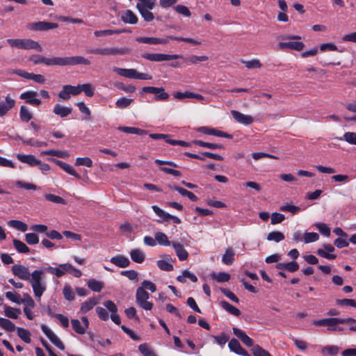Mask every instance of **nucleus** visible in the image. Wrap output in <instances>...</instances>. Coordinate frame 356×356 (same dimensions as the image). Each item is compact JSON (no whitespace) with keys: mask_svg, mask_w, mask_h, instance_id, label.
I'll return each mask as SVG.
<instances>
[{"mask_svg":"<svg viewBox=\"0 0 356 356\" xmlns=\"http://www.w3.org/2000/svg\"><path fill=\"white\" fill-rule=\"evenodd\" d=\"M211 277L216 280L218 282H225L230 280V275L225 272H220L218 273H213L211 275Z\"/></svg>","mask_w":356,"mask_h":356,"instance_id":"obj_42","label":"nucleus"},{"mask_svg":"<svg viewBox=\"0 0 356 356\" xmlns=\"http://www.w3.org/2000/svg\"><path fill=\"white\" fill-rule=\"evenodd\" d=\"M63 293L65 298L69 301L73 300L74 299V293L69 285H65L63 290Z\"/></svg>","mask_w":356,"mask_h":356,"instance_id":"obj_55","label":"nucleus"},{"mask_svg":"<svg viewBox=\"0 0 356 356\" xmlns=\"http://www.w3.org/2000/svg\"><path fill=\"white\" fill-rule=\"evenodd\" d=\"M157 265L158 267L162 270L171 271L173 270L172 265L165 260L158 261Z\"/></svg>","mask_w":356,"mask_h":356,"instance_id":"obj_63","label":"nucleus"},{"mask_svg":"<svg viewBox=\"0 0 356 356\" xmlns=\"http://www.w3.org/2000/svg\"><path fill=\"white\" fill-rule=\"evenodd\" d=\"M7 42L13 47L21 49H34L38 51H42L40 43L31 39H8Z\"/></svg>","mask_w":356,"mask_h":356,"instance_id":"obj_4","label":"nucleus"},{"mask_svg":"<svg viewBox=\"0 0 356 356\" xmlns=\"http://www.w3.org/2000/svg\"><path fill=\"white\" fill-rule=\"evenodd\" d=\"M233 333L248 347L254 346L253 340L249 337L243 330L233 327Z\"/></svg>","mask_w":356,"mask_h":356,"instance_id":"obj_19","label":"nucleus"},{"mask_svg":"<svg viewBox=\"0 0 356 356\" xmlns=\"http://www.w3.org/2000/svg\"><path fill=\"white\" fill-rule=\"evenodd\" d=\"M47 160L54 163L56 165L59 166L60 168H62L63 170H65L67 173L70 174V175H72L77 179H80V175L76 172L74 168L70 164L54 158H48Z\"/></svg>","mask_w":356,"mask_h":356,"instance_id":"obj_16","label":"nucleus"},{"mask_svg":"<svg viewBox=\"0 0 356 356\" xmlns=\"http://www.w3.org/2000/svg\"><path fill=\"white\" fill-rule=\"evenodd\" d=\"M4 313L6 316L10 318L17 319L18 318V315L21 314V310L10 306H5Z\"/></svg>","mask_w":356,"mask_h":356,"instance_id":"obj_30","label":"nucleus"},{"mask_svg":"<svg viewBox=\"0 0 356 356\" xmlns=\"http://www.w3.org/2000/svg\"><path fill=\"white\" fill-rule=\"evenodd\" d=\"M220 305L225 310H226L229 314L236 316H239L241 315V311L235 307L234 306L232 305L230 303H229L227 301L222 300L220 301Z\"/></svg>","mask_w":356,"mask_h":356,"instance_id":"obj_27","label":"nucleus"},{"mask_svg":"<svg viewBox=\"0 0 356 356\" xmlns=\"http://www.w3.org/2000/svg\"><path fill=\"white\" fill-rule=\"evenodd\" d=\"M113 70L121 76L134 79V69H124L114 67Z\"/></svg>","mask_w":356,"mask_h":356,"instance_id":"obj_37","label":"nucleus"},{"mask_svg":"<svg viewBox=\"0 0 356 356\" xmlns=\"http://www.w3.org/2000/svg\"><path fill=\"white\" fill-rule=\"evenodd\" d=\"M172 245L174 248L175 252L177 254V256L178 257V258L180 261H184V260L187 259V258L188 257V253L184 248V247L181 244L177 243V242H172Z\"/></svg>","mask_w":356,"mask_h":356,"instance_id":"obj_24","label":"nucleus"},{"mask_svg":"<svg viewBox=\"0 0 356 356\" xmlns=\"http://www.w3.org/2000/svg\"><path fill=\"white\" fill-rule=\"evenodd\" d=\"M131 102H132L131 99H128L127 97H121L119 99H118L115 104H116L117 107H118L120 108H126L128 106H129Z\"/></svg>","mask_w":356,"mask_h":356,"instance_id":"obj_62","label":"nucleus"},{"mask_svg":"<svg viewBox=\"0 0 356 356\" xmlns=\"http://www.w3.org/2000/svg\"><path fill=\"white\" fill-rule=\"evenodd\" d=\"M318 238L319 236L316 232H306L304 234V240L306 243L316 241Z\"/></svg>","mask_w":356,"mask_h":356,"instance_id":"obj_57","label":"nucleus"},{"mask_svg":"<svg viewBox=\"0 0 356 356\" xmlns=\"http://www.w3.org/2000/svg\"><path fill=\"white\" fill-rule=\"evenodd\" d=\"M56 60L57 57L53 58H45L43 56L39 54H33L29 58V60L32 62L35 65H38L40 63H44L46 65H56Z\"/></svg>","mask_w":356,"mask_h":356,"instance_id":"obj_13","label":"nucleus"},{"mask_svg":"<svg viewBox=\"0 0 356 356\" xmlns=\"http://www.w3.org/2000/svg\"><path fill=\"white\" fill-rule=\"evenodd\" d=\"M142 56L149 60L156 61V62H161L165 60H170L174 59H178L179 58H183V56L179 54H149L145 53L142 55Z\"/></svg>","mask_w":356,"mask_h":356,"instance_id":"obj_7","label":"nucleus"},{"mask_svg":"<svg viewBox=\"0 0 356 356\" xmlns=\"http://www.w3.org/2000/svg\"><path fill=\"white\" fill-rule=\"evenodd\" d=\"M81 92H83L86 97H92L95 94V87L90 83L80 85Z\"/></svg>","mask_w":356,"mask_h":356,"instance_id":"obj_46","label":"nucleus"},{"mask_svg":"<svg viewBox=\"0 0 356 356\" xmlns=\"http://www.w3.org/2000/svg\"><path fill=\"white\" fill-rule=\"evenodd\" d=\"M138 350L144 356H156L152 346L146 343L140 344L138 346Z\"/></svg>","mask_w":356,"mask_h":356,"instance_id":"obj_31","label":"nucleus"},{"mask_svg":"<svg viewBox=\"0 0 356 356\" xmlns=\"http://www.w3.org/2000/svg\"><path fill=\"white\" fill-rule=\"evenodd\" d=\"M228 346L232 351L236 353L238 355L243 356H250L248 351L241 346L238 341L236 339H232L229 341Z\"/></svg>","mask_w":356,"mask_h":356,"instance_id":"obj_20","label":"nucleus"},{"mask_svg":"<svg viewBox=\"0 0 356 356\" xmlns=\"http://www.w3.org/2000/svg\"><path fill=\"white\" fill-rule=\"evenodd\" d=\"M12 273L23 280H30L35 297L40 300L47 289L46 283L42 281L43 271L35 270L31 274L27 267L22 265L12 266Z\"/></svg>","mask_w":356,"mask_h":356,"instance_id":"obj_1","label":"nucleus"},{"mask_svg":"<svg viewBox=\"0 0 356 356\" xmlns=\"http://www.w3.org/2000/svg\"><path fill=\"white\" fill-rule=\"evenodd\" d=\"M40 154L54 156L62 159L66 158L68 156V153L67 152L56 149L44 150L41 152Z\"/></svg>","mask_w":356,"mask_h":356,"instance_id":"obj_35","label":"nucleus"},{"mask_svg":"<svg viewBox=\"0 0 356 356\" xmlns=\"http://www.w3.org/2000/svg\"><path fill=\"white\" fill-rule=\"evenodd\" d=\"M16 102L9 95L5 97L3 102H0V117H3L15 106Z\"/></svg>","mask_w":356,"mask_h":356,"instance_id":"obj_15","label":"nucleus"},{"mask_svg":"<svg viewBox=\"0 0 356 356\" xmlns=\"http://www.w3.org/2000/svg\"><path fill=\"white\" fill-rule=\"evenodd\" d=\"M17 159L22 163H26L31 167L38 166L40 164V160L35 158L33 154H17Z\"/></svg>","mask_w":356,"mask_h":356,"instance_id":"obj_18","label":"nucleus"},{"mask_svg":"<svg viewBox=\"0 0 356 356\" xmlns=\"http://www.w3.org/2000/svg\"><path fill=\"white\" fill-rule=\"evenodd\" d=\"M15 248L19 253L26 254L30 251L29 248L22 241L19 239L14 238L13 241Z\"/></svg>","mask_w":356,"mask_h":356,"instance_id":"obj_29","label":"nucleus"},{"mask_svg":"<svg viewBox=\"0 0 356 356\" xmlns=\"http://www.w3.org/2000/svg\"><path fill=\"white\" fill-rule=\"evenodd\" d=\"M323 247L324 250L318 249L317 250L316 253L318 255L327 259H334L336 258L335 254L328 253L334 251V248L331 244H323Z\"/></svg>","mask_w":356,"mask_h":356,"instance_id":"obj_21","label":"nucleus"},{"mask_svg":"<svg viewBox=\"0 0 356 356\" xmlns=\"http://www.w3.org/2000/svg\"><path fill=\"white\" fill-rule=\"evenodd\" d=\"M280 210L282 211H289L293 214H296L300 210V208L295 205L286 204L280 207Z\"/></svg>","mask_w":356,"mask_h":356,"instance_id":"obj_61","label":"nucleus"},{"mask_svg":"<svg viewBox=\"0 0 356 356\" xmlns=\"http://www.w3.org/2000/svg\"><path fill=\"white\" fill-rule=\"evenodd\" d=\"M156 0H138L136 5L138 10L153 9Z\"/></svg>","mask_w":356,"mask_h":356,"instance_id":"obj_38","label":"nucleus"},{"mask_svg":"<svg viewBox=\"0 0 356 356\" xmlns=\"http://www.w3.org/2000/svg\"><path fill=\"white\" fill-rule=\"evenodd\" d=\"M20 303H23L26 307H30L31 308H33L35 307V305L33 299L28 293H24V296H23V298H20L19 304Z\"/></svg>","mask_w":356,"mask_h":356,"instance_id":"obj_50","label":"nucleus"},{"mask_svg":"<svg viewBox=\"0 0 356 356\" xmlns=\"http://www.w3.org/2000/svg\"><path fill=\"white\" fill-rule=\"evenodd\" d=\"M8 224L9 226L23 232L28 230V225L24 222L18 220H11L8 222Z\"/></svg>","mask_w":356,"mask_h":356,"instance_id":"obj_34","label":"nucleus"},{"mask_svg":"<svg viewBox=\"0 0 356 356\" xmlns=\"http://www.w3.org/2000/svg\"><path fill=\"white\" fill-rule=\"evenodd\" d=\"M97 303L98 302L95 298H90L81 304V312L86 314L91 310Z\"/></svg>","mask_w":356,"mask_h":356,"instance_id":"obj_28","label":"nucleus"},{"mask_svg":"<svg viewBox=\"0 0 356 356\" xmlns=\"http://www.w3.org/2000/svg\"><path fill=\"white\" fill-rule=\"evenodd\" d=\"M75 165L90 168L92 166V161L89 157H78L76 159Z\"/></svg>","mask_w":356,"mask_h":356,"instance_id":"obj_51","label":"nucleus"},{"mask_svg":"<svg viewBox=\"0 0 356 356\" xmlns=\"http://www.w3.org/2000/svg\"><path fill=\"white\" fill-rule=\"evenodd\" d=\"M151 10L152 9L138 10L144 20L146 22H151L154 18L153 13L150 12Z\"/></svg>","mask_w":356,"mask_h":356,"instance_id":"obj_60","label":"nucleus"},{"mask_svg":"<svg viewBox=\"0 0 356 356\" xmlns=\"http://www.w3.org/2000/svg\"><path fill=\"white\" fill-rule=\"evenodd\" d=\"M251 351L254 356H271V355L259 345H254Z\"/></svg>","mask_w":356,"mask_h":356,"instance_id":"obj_49","label":"nucleus"},{"mask_svg":"<svg viewBox=\"0 0 356 356\" xmlns=\"http://www.w3.org/2000/svg\"><path fill=\"white\" fill-rule=\"evenodd\" d=\"M72 108L62 106L60 104H56L54 107L53 113L60 118H65L72 113Z\"/></svg>","mask_w":356,"mask_h":356,"instance_id":"obj_25","label":"nucleus"},{"mask_svg":"<svg viewBox=\"0 0 356 356\" xmlns=\"http://www.w3.org/2000/svg\"><path fill=\"white\" fill-rule=\"evenodd\" d=\"M278 46L280 49H291L300 51L304 48L305 44L302 42H279Z\"/></svg>","mask_w":356,"mask_h":356,"instance_id":"obj_22","label":"nucleus"},{"mask_svg":"<svg viewBox=\"0 0 356 356\" xmlns=\"http://www.w3.org/2000/svg\"><path fill=\"white\" fill-rule=\"evenodd\" d=\"M27 27L30 30L41 31L56 29L58 27V24L54 22L40 21L37 22L29 23L27 25Z\"/></svg>","mask_w":356,"mask_h":356,"instance_id":"obj_8","label":"nucleus"},{"mask_svg":"<svg viewBox=\"0 0 356 356\" xmlns=\"http://www.w3.org/2000/svg\"><path fill=\"white\" fill-rule=\"evenodd\" d=\"M343 139L350 144L356 145V133L346 132L343 135Z\"/></svg>","mask_w":356,"mask_h":356,"instance_id":"obj_64","label":"nucleus"},{"mask_svg":"<svg viewBox=\"0 0 356 356\" xmlns=\"http://www.w3.org/2000/svg\"><path fill=\"white\" fill-rule=\"evenodd\" d=\"M17 335L18 337L25 343H30L31 341V332L24 328L22 327H17Z\"/></svg>","mask_w":356,"mask_h":356,"instance_id":"obj_33","label":"nucleus"},{"mask_svg":"<svg viewBox=\"0 0 356 356\" xmlns=\"http://www.w3.org/2000/svg\"><path fill=\"white\" fill-rule=\"evenodd\" d=\"M155 239L161 245L169 246L171 244L166 234L161 232H158L155 234Z\"/></svg>","mask_w":356,"mask_h":356,"instance_id":"obj_39","label":"nucleus"},{"mask_svg":"<svg viewBox=\"0 0 356 356\" xmlns=\"http://www.w3.org/2000/svg\"><path fill=\"white\" fill-rule=\"evenodd\" d=\"M0 327L10 332L17 329L15 324L11 321L4 318H0Z\"/></svg>","mask_w":356,"mask_h":356,"instance_id":"obj_36","label":"nucleus"},{"mask_svg":"<svg viewBox=\"0 0 356 356\" xmlns=\"http://www.w3.org/2000/svg\"><path fill=\"white\" fill-rule=\"evenodd\" d=\"M44 197L48 201L57 203V204H65L66 203V201L61 197L54 195V194H46L44 195Z\"/></svg>","mask_w":356,"mask_h":356,"instance_id":"obj_52","label":"nucleus"},{"mask_svg":"<svg viewBox=\"0 0 356 356\" xmlns=\"http://www.w3.org/2000/svg\"><path fill=\"white\" fill-rule=\"evenodd\" d=\"M231 114L236 122L245 125H249L254 121V118L251 115L243 114L237 111H232Z\"/></svg>","mask_w":356,"mask_h":356,"instance_id":"obj_17","label":"nucleus"},{"mask_svg":"<svg viewBox=\"0 0 356 356\" xmlns=\"http://www.w3.org/2000/svg\"><path fill=\"white\" fill-rule=\"evenodd\" d=\"M284 239V235L280 232H270L267 236L268 241H273L278 243Z\"/></svg>","mask_w":356,"mask_h":356,"instance_id":"obj_48","label":"nucleus"},{"mask_svg":"<svg viewBox=\"0 0 356 356\" xmlns=\"http://www.w3.org/2000/svg\"><path fill=\"white\" fill-rule=\"evenodd\" d=\"M19 117L22 121L29 122L33 118L32 114L25 106H22L19 110Z\"/></svg>","mask_w":356,"mask_h":356,"instance_id":"obj_43","label":"nucleus"},{"mask_svg":"<svg viewBox=\"0 0 356 356\" xmlns=\"http://www.w3.org/2000/svg\"><path fill=\"white\" fill-rule=\"evenodd\" d=\"M242 63H244L245 67L248 69L259 68L261 66V63L258 59L242 60Z\"/></svg>","mask_w":356,"mask_h":356,"instance_id":"obj_58","label":"nucleus"},{"mask_svg":"<svg viewBox=\"0 0 356 356\" xmlns=\"http://www.w3.org/2000/svg\"><path fill=\"white\" fill-rule=\"evenodd\" d=\"M71 323L75 332L79 334H85L87 329L83 325H81V322L78 319H72Z\"/></svg>","mask_w":356,"mask_h":356,"instance_id":"obj_44","label":"nucleus"},{"mask_svg":"<svg viewBox=\"0 0 356 356\" xmlns=\"http://www.w3.org/2000/svg\"><path fill=\"white\" fill-rule=\"evenodd\" d=\"M26 242L29 245H35L39 243V237L35 233H28L25 235Z\"/></svg>","mask_w":356,"mask_h":356,"instance_id":"obj_53","label":"nucleus"},{"mask_svg":"<svg viewBox=\"0 0 356 356\" xmlns=\"http://www.w3.org/2000/svg\"><path fill=\"white\" fill-rule=\"evenodd\" d=\"M200 131L204 134H209V135H213L220 137H224L227 138H232V136L227 134L225 132L216 130L215 129L209 128L206 127H202L200 129Z\"/></svg>","mask_w":356,"mask_h":356,"instance_id":"obj_23","label":"nucleus"},{"mask_svg":"<svg viewBox=\"0 0 356 356\" xmlns=\"http://www.w3.org/2000/svg\"><path fill=\"white\" fill-rule=\"evenodd\" d=\"M87 285L88 288L95 292H100L104 287V284L95 279H90L88 281Z\"/></svg>","mask_w":356,"mask_h":356,"instance_id":"obj_32","label":"nucleus"},{"mask_svg":"<svg viewBox=\"0 0 356 356\" xmlns=\"http://www.w3.org/2000/svg\"><path fill=\"white\" fill-rule=\"evenodd\" d=\"M313 324L318 326H327L330 331H334L337 325L341 324L340 318H329L314 321Z\"/></svg>","mask_w":356,"mask_h":356,"instance_id":"obj_10","label":"nucleus"},{"mask_svg":"<svg viewBox=\"0 0 356 356\" xmlns=\"http://www.w3.org/2000/svg\"><path fill=\"white\" fill-rule=\"evenodd\" d=\"M222 262L226 265H231L234 261V252L232 248L227 249L222 258Z\"/></svg>","mask_w":356,"mask_h":356,"instance_id":"obj_40","label":"nucleus"},{"mask_svg":"<svg viewBox=\"0 0 356 356\" xmlns=\"http://www.w3.org/2000/svg\"><path fill=\"white\" fill-rule=\"evenodd\" d=\"M13 73L26 79L33 80L38 83L42 84L45 81L43 75L30 73L21 69H15L13 71Z\"/></svg>","mask_w":356,"mask_h":356,"instance_id":"obj_9","label":"nucleus"},{"mask_svg":"<svg viewBox=\"0 0 356 356\" xmlns=\"http://www.w3.org/2000/svg\"><path fill=\"white\" fill-rule=\"evenodd\" d=\"M143 92L156 95V99L165 100L168 98V93L164 92L163 88H156L152 86H146L142 88Z\"/></svg>","mask_w":356,"mask_h":356,"instance_id":"obj_14","label":"nucleus"},{"mask_svg":"<svg viewBox=\"0 0 356 356\" xmlns=\"http://www.w3.org/2000/svg\"><path fill=\"white\" fill-rule=\"evenodd\" d=\"M90 61L81 56L57 57L56 65L58 66H74L77 65H89Z\"/></svg>","mask_w":356,"mask_h":356,"instance_id":"obj_5","label":"nucleus"},{"mask_svg":"<svg viewBox=\"0 0 356 356\" xmlns=\"http://www.w3.org/2000/svg\"><path fill=\"white\" fill-rule=\"evenodd\" d=\"M111 262L120 268L127 267L130 262L127 257L121 255L113 257L111 259Z\"/></svg>","mask_w":356,"mask_h":356,"instance_id":"obj_26","label":"nucleus"},{"mask_svg":"<svg viewBox=\"0 0 356 356\" xmlns=\"http://www.w3.org/2000/svg\"><path fill=\"white\" fill-rule=\"evenodd\" d=\"M149 293L143 289H137L136 300L138 305L143 309L149 311L153 307V304L148 301Z\"/></svg>","mask_w":356,"mask_h":356,"instance_id":"obj_6","label":"nucleus"},{"mask_svg":"<svg viewBox=\"0 0 356 356\" xmlns=\"http://www.w3.org/2000/svg\"><path fill=\"white\" fill-rule=\"evenodd\" d=\"M45 270L50 274L56 275L57 277H60L67 273L77 278L81 277L82 275L80 270L69 263L59 264L58 267L48 266L45 268Z\"/></svg>","mask_w":356,"mask_h":356,"instance_id":"obj_3","label":"nucleus"},{"mask_svg":"<svg viewBox=\"0 0 356 356\" xmlns=\"http://www.w3.org/2000/svg\"><path fill=\"white\" fill-rule=\"evenodd\" d=\"M174 10L179 14H181L185 17H190L191 15V13L189 9L183 5H177L174 6Z\"/></svg>","mask_w":356,"mask_h":356,"instance_id":"obj_54","label":"nucleus"},{"mask_svg":"<svg viewBox=\"0 0 356 356\" xmlns=\"http://www.w3.org/2000/svg\"><path fill=\"white\" fill-rule=\"evenodd\" d=\"M339 350L340 348L337 346H326L323 348L322 353L324 355L335 356L339 353Z\"/></svg>","mask_w":356,"mask_h":356,"instance_id":"obj_45","label":"nucleus"},{"mask_svg":"<svg viewBox=\"0 0 356 356\" xmlns=\"http://www.w3.org/2000/svg\"><path fill=\"white\" fill-rule=\"evenodd\" d=\"M121 19L124 23L134 24V13L131 10H127L121 15Z\"/></svg>","mask_w":356,"mask_h":356,"instance_id":"obj_56","label":"nucleus"},{"mask_svg":"<svg viewBox=\"0 0 356 356\" xmlns=\"http://www.w3.org/2000/svg\"><path fill=\"white\" fill-rule=\"evenodd\" d=\"M38 93L34 90H28L22 93L19 96L21 99L25 100L26 103L33 106H39L42 101L37 98Z\"/></svg>","mask_w":356,"mask_h":356,"instance_id":"obj_12","label":"nucleus"},{"mask_svg":"<svg viewBox=\"0 0 356 356\" xmlns=\"http://www.w3.org/2000/svg\"><path fill=\"white\" fill-rule=\"evenodd\" d=\"M285 220V216L284 214L280 213H273L271 214V224L276 225L282 222Z\"/></svg>","mask_w":356,"mask_h":356,"instance_id":"obj_59","label":"nucleus"},{"mask_svg":"<svg viewBox=\"0 0 356 356\" xmlns=\"http://www.w3.org/2000/svg\"><path fill=\"white\" fill-rule=\"evenodd\" d=\"M193 143L195 145L203 147H207L211 149H223L224 146L221 144H217V143H207L204 142L202 140H194Z\"/></svg>","mask_w":356,"mask_h":356,"instance_id":"obj_41","label":"nucleus"},{"mask_svg":"<svg viewBox=\"0 0 356 356\" xmlns=\"http://www.w3.org/2000/svg\"><path fill=\"white\" fill-rule=\"evenodd\" d=\"M181 58L184 59L185 62L191 63L192 64H195L198 62L206 61L209 59V58L206 56H198L195 55H192L188 58H184L183 56Z\"/></svg>","mask_w":356,"mask_h":356,"instance_id":"obj_47","label":"nucleus"},{"mask_svg":"<svg viewBox=\"0 0 356 356\" xmlns=\"http://www.w3.org/2000/svg\"><path fill=\"white\" fill-rule=\"evenodd\" d=\"M87 51L90 54L100 55L124 54L125 52L123 49H118L115 47L90 49H88Z\"/></svg>","mask_w":356,"mask_h":356,"instance_id":"obj_11","label":"nucleus"},{"mask_svg":"<svg viewBox=\"0 0 356 356\" xmlns=\"http://www.w3.org/2000/svg\"><path fill=\"white\" fill-rule=\"evenodd\" d=\"M170 40L184 41L195 45L201 44L200 41L196 40L193 38L175 37L172 35H170L166 38H159L154 37H140L136 39V40L139 42L146 43L149 44H167Z\"/></svg>","mask_w":356,"mask_h":356,"instance_id":"obj_2","label":"nucleus"}]
</instances>
